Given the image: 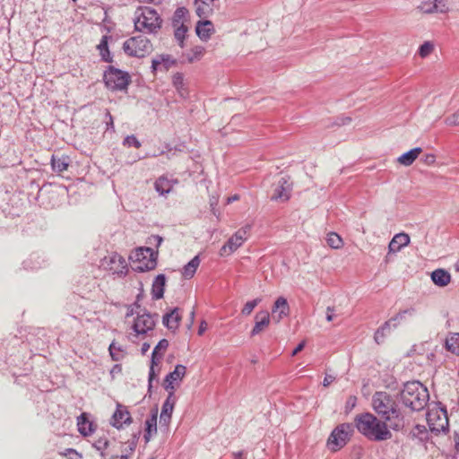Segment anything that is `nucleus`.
I'll use <instances>...</instances> for the list:
<instances>
[{"label":"nucleus","mask_w":459,"mask_h":459,"mask_svg":"<svg viewBox=\"0 0 459 459\" xmlns=\"http://www.w3.org/2000/svg\"><path fill=\"white\" fill-rule=\"evenodd\" d=\"M214 0H195L196 14L199 17H208L212 13V4Z\"/></svg>","instance_id":"obj_24"},{"label":"nucleus","mask_w":459,"mask_h":459,"mask_svg":"<svg viewBox=\"0 0 459 459\" xmlns=\"http://www.w3.org/2000/svg\"><path fill=\"white\" fill-rule=\"evenodd\" d=\"M200 264L199 255L193 257L184 267L182 274L186 279H191Z\"/></svg>","instance_id":"obj_27"},{"label":"nucleus","mask_w":459,"mask_h":459,"mask_svg":"<svg viewBox=\"0 0 459 459\" xmlns=\"http://www.w3.org/2000/svg\"><path fill=\"white\" fill-rule=\"evenodd\" d=\"M35 257L36 255H33L23 262V266L25 269L36 270L40 267V263L39 261L37 262V264H32V260Z\"/></svg>","instance_id":"obj_53"},{"label":"nucleus","mask_w":459,"mask_h":459,"mask_svg":"<svg viewBox=\"0 0 459 459\" xmlns=\"http://www.w3.org/2000/svg\"><path fill=\"white\" fill-rule=\"evenodd\" d=\"M355 426L359 433L373 441H384L392 437L385 421L377 419L373 414L365 412L355 418Z\"/></svg>","instance_id":"obj_2"},{"label":"nucleus","mask_w":459,"mask_h":459,"mask_svg":"<svg viewBox=\"0 0 459 459\" xmlns=\"http://www.w3.org/2000/svg\"><path fill=\"white\" fill-rule=\"evenodd\" d=\"M436 161V156L434 154H426L424 158V162L428 165H431Z\"/></svg>","instance_id":"obj_64"},{"label":"nucleus","mask_w":459,"mask_h":459,"mask_svg":"<svg viewBox=\"0 0 459 459\" xmlns=\"http://www.w3.org/2000/svg\"><path fill=\"white\" fill-rule=\"evenodd\" d=\"M353 428L349 423L335 427L328 437L326 446L331 452H337L346 446L350 440Z\"/></svg>","instance_id":"obj_7"},{"label":"nucleus","mask_w":459,"mask_h":459,"mask_svg":"<svg viewBox=\"0 0 459 459\" xmlns=\"http://www.w3.org/2000/svg\"><path fill=\"white\" fill-rule=\"evenodd\" d=\"M437 405L439 408V411L437 410L429 411L427 412V421L430 431L438 435L441 432H448L449 422L446 406L442 405L441 403H437Z\"/></svg>","instance_id":"obj_9"},{"label":"nucleus","mask_w":459,"mask_h":459,"mask_svg":"<svg viewBox=\"0 0 459 459\" xmlns=\"http://www.w3.org/2000/svg\"><path fill=\"white\" fill-rule=\"evenodd\" d=\"M178 183V179L162 175L155 180L154 188L160 195L165 196L172 191L174 186Z\"/></svg>","instance_id":"obj_14"},{"label":"nucleus","mask_w":459,"mask_h":459,"mask_svg":"<svg viewBox=\"0 0 459 459\" xmlns=\"http://www.w3.org/2000/svg\"><path fill=\"white\" fill-rule=\"evenodd\" d=\"M102 266L114 274L125 275L127 273L126 259L117 253H112L102 260Z\"/></svg>","instance_id":"obj_12"},{"label":"nucleus","mask_w":459,"mask_h":459,"mask_svg":"<svg viewBox=\"0 0 459 459\" xmlns=\"http://www.w3.org/2000/svg\"><path fill=\"white\" fill-rule=\"evenodd\" d=\"M445 122L447 126H459V111L447 117Z\"/></svg>","instance_id":"obj_52"},{"label":"nucleus","mask_w":459,"mask_h":459,"mask_svg":"<svg viewBox=\"0 0 459 459\" xmlns=\"http://www.w3.org/2000/svg\"><path fill=\"white\" fill-rule=\"evenodd\" d=\"M194 56L191 57H188L189 62H193L195 59H199L204 52V48L203 47H195L193 49Z\"/></svg>","instance_id":"obj_55"},{"label":"nucleus","mask_w":459,"mask_h":459,"mask_svg":"<svg viewBox=\"0 0 459 459\" xmlns=\"http://www.w3.org/2000/svg\"><path fill=\"white\" fill-rule=\"evenodd\" d=\"M334 307H326V315H325V318L328 322H331L333 320L335 315H334Z\"/></svg>","instance_id":"obj_57"},{"label":"nucleus","mask_w":459,"mask_h":459,"mask_svg":"<svg viewBox=\"0 0 459 459\" xmlns=\"http://www.w3.org/2000/svg\"><path fill=\"white\" fill-rule=\"evenodd\" d=\"M251 225L247 224L231 236L228 241L221 247L219 254L221 256H227L240 247L244 241L247 238Z\"/></svg>","instance_id":"obj_10"},{"label":"nucleus","mask_w":459,"mask_h":459,"mask_svg":"<svg viewBox=\"0 0 459 459\" xmlns=\"http://www.w3.org/2000/svg\"><path fill=\"white\" fill-rule=\"evenodd\" d=\"M391 325H392V320H387L385 321L379 328H380V332H385V333H387L390 332L391 330Z\"/></svg>","instance_id":"obj_60"},{"label":"nucleus","mask_w":459,"mask_h":459,"mask_svg":"<svg viewBox=\"0 0 459 459\" xmlns=\"http://www.w3.org/2000/svg\"><path fill=\"white\" fill-rule=\"evenodd\" d=\"M155 365L156 364H152V362L151 361V367H150L149 376H148V393L150 394L152 393V381L156 378V373H155V369H154Z\"/></svg>","instance_id":"obj_48"},{"label":"nucleus","mask_w":459,"mask_h":459,"mask_svg":"<svg viewBox=\"0 0 459 459\" xmlns=\"http://www.w3.org/2000/svg\"><path fill=\"white\" fill-rule=\"evenodd\" d=\"M175 403H176V398H172L171 394H168L167 399L165 400V402L162 404L161 411H163L164 413L167 412L169 414H172Z\"/></svg>","instance_id":"obj_40"},{"label":"nucleus","mask_w":459,"mask_h":459,"mask_svg":"<svg viewBox=\"0 0 459 459\" xmlns=\"http://www.w3.org/2000/svg\"><path fill=\"white\" fill-rule=\"evenodd\" d=\"M186 372V368L184 365L178 364L175 367V369L169 373L164 379H169L170 382L174 383L175 381H181L185 377Z\"/></svg>","instance_id":"obj_32"},{"label":"nucleus","mask_w":459,"mask_h":459,"mask_svg":"<svg viewBox=\"0 0 459 459\" xmlns=\"http://www.w3.org/2000/svg\"><path fill=\"white\" fill-rule=\"evenodd\" d=\"M178 307H174L170 312L166 313L162 317L163 325L169 330H177L181 321V316L178 313Z\"/></svg>","instance_id":"obj_19"},{"label":"nucleus","mask_w":459,"mask_h":459,"mask_svg":"<svg viewBox=\"0 0 459 459\" xmlns=\"http://www.w3.org/2000/svg\"><path fill=\"white\" fill-rule=\"evenodd\" d=\"M375 411L385 421L390 422L393 429L398 430L404 425V417L396 401L386 392H376L372 397Z\"/></svg>","instance_id":"obj_1"},{"label":"nucleus","mask_w":459,"mask_h":459,"mask_svg":"<svg viewBox=\"0 0 459 459\" xmlns=\"http://www.w3.org/2000/svg\"><path fill=\"white\" fill-rule=\"evenodd\" d=\"M163 387L169 393V394H171L172 398H175V395H174V392H175L174 383L170 382V380H169V379H164Z\"/></svg>","instance_id":"obj_56"},{"label":"nucleus","mask_w":459,"mask_h":459,"mask_svg":"<svg viewBox=\"0 0 459 459\" xmlns=\"http://www.w3.org/2000/svg\"><path fill=\"white\" fill-rule=\"evenodd\" d=\"M413 439H418L420 443L427 442L429 439V434L425 426L417 424L411 431Z\"/></svg>","instance_id":"obj_29"},{"label":"nucleus","mask_w":459,"mask_h":459,"mask_svg":"<svg viewBox=\"0 0 459 459\" xmlns=\"http://www.w3.org/2000/svg\"><path fill=\"white\" fill-rule=\"evenodd\" d=\"M157 418H158V407H154L151 411L150 417L145 420V431L148 433H157Z\"/></svg>","instance_id":"obj_30"},{"label":"nucleus","mask_w":459,"mask_h":459,"mask_svg":"<svg viewBox=\"0 0 459 459\" xmlns=\"http://www.w3.org/2000/svg\"><path fill=\"white\" fill-rule=\"evenodd\" d=\"M400 401L411 411H420L429 401L428 388L420 381H408L399 393Z\"/></svg>","instance_id":"obj_3"},{"label":"nucleus","mask_w":459,"mask_h":459,"mask_svg":"<svg viewBox=\"0 0 459 459\" xmlns=\"http://www.w3.org/2000/svg\"><path fill=\"white\" fill-rule=\"evenodd\" d=\"M109 353L113 360L118 361L121 359V355L117 352L121 351L120 347H117L114 342L109 345Z\"/></svg>","instance_id":"obj_47"},{"label":"nucleus","mask_w":459,"mask_h":459,"mask_svg":"<svg viewBox=\"0 0 459 459\" xmlns=\"http://www.w3.org/2000/svg\"><path fill=\"white\" fill-rule=\"evenodd\" d=\"M162 20L153 8L141 6L135 12L134 28L143 33H157Z\"/></svg>","instance_id":"obj_4"},{"label":"nucleus","mask_w":459,"mask_h":459,"mask_svg":"<svg viewBox=\"0 0 459 459\" xmlns=\"http://www.w3.org/2000/svg\"><path fill=\"white\" fill-rule=\"evenodd\" d=\"M287 311V299L284 297H280L274 302V305L272 308V313L270 314V319L275 323H279L286 315Z\"/></svg>","instance_id":"obj_15"},{"label":"nucleus","mask_w":459,"mask_h":459,"mask_svg":"<svg viewBox=\"0 0 459 459\" xmlns=\"http://www.w3.org/2000/svg\"><path fill=\"white\" fill-rule=\"evenodd\" d=\"M435 7V13H445L448 11V7L446 5V0H433Z\"/></svg>","instance_id":"obj_46"},{"label":"nucleus","mask_w":459,"mask_h":459,"mask_svg":"<svg viewBox=\"0 0 459 459\" xmlns=\"http://www.w3.org/2000/svg\"><path fill=\"white\" fill-rule=\"evenodd\" d=\"M123 49L130 56L144 57L152 51V44L143 35L131 37L123 44Z\"/></svg>","instance_id":"obj_6"},{"label":"nucleus","mask_w":459,"mask_h":459,"mask_svg":"<svg viewBox=\"0 0 459 459\" xmlns=\"http://www.w3.org/2000/svg\"><path fill=\"white\" fill-rule=\"evenodd\" d=\"M162 65L165 71H168L171 66L176 65V60L171 57V56L167 54L159 55L156 58L152 61V73L153 74H156L158 70V66Z\"/></svg>","instance_id":"obj_20"},{"label":"nucleus","mask_w":459,"mask_h":459,"mask_svg":"<svg viewBox=\"0 0 459 459\" xmlns=\"http://www.w3.org/2000/svg\"><path fill=\"white\" fill-rule=\"evenodd\" d=\"M326 242L329 247L334 249H338L342 247V238L335 232H330L327 234Z\"/></svg>","instance_id":"obj_36"},{"label":"nucleus","mask_w":459,"mask_h":459,"mask_svg":"<svg viewBox=\"0 0 459 459\" xmlns=\"http://www.w3.org/2000/svg\"><path fill=\"white\" fill-rule=\"evenodd\" d=\"M166 276L165 274H158L152 284V299L158 300L163 298L165 286H166Z\"/></svg>","instance_id":"obj_18"},{"label":"nucleus","mask_w":459,"mask_h":459,"mask_svg":"<svg viewBox=\"0 0 459 459\" xmlns=\"http://www.w3.org/2000/svg\"><path fill=\"white\" fill-rule=\"evenodd\" d=\"M437 5L434 4V1L426 0L421 2V4L418 6V9L423 13H435V7Z\"/></svg>","instance_id":"obj_41"},{"label":"nucleus","mask_w":459,"mask_h":459,"mask_svg":"<svg viewBox=\"0 0 459 459\" xmlns=\"http://www.w3.org/2000/svg\"><path fill=\"white\" fill-rule=\"evenodd\" d=\"M140 435H141V431H138L137 433H134L132 435V438H131V440H129V445H128V450L130 453H133L135 450Z\"/></svg>","instance_id":"obj_51"},{"label":"nucleus","mask_w":459,"mask_h":459,"mask_svg":"<svg viewBox=\"0 0 459 459\" xmlns=\"http://www.w3.org/2000/svg\"><path fill=\"white\" fill-rule=\"evenodd\" d=\"M93 447L100 453V455L104 457L106 455L105 450L109 446V441L106 437H100L92 444Z\"/></svg>","instance_id":"obj_38"},{"label":"nucleus","mask_w":459,"mask_h":459,"mask_svg":"<svg viewBox=\"0 0 459 459\" xmlns=\"http://www.w3.org/2000/svg\"><path fill=\"white\" fill-rule=\"evenodd\" d=\"M65 455H74V457H71V459H82V455L79 454L75 449L74 448H67Z\"/></svg>","instance_id":"obj_61"},{"label":"nucleus","mask_w":459,"mask_h":459,"mask_svg":"<svg viewBox=\"0 0 459 459\" xmlns=\"http://www.w3.org/2000/svg\"><path fill=\"white\" fill-rule=\"evenodd\" d=\"M52 169L56 172H63L67 169L69 166V158L67 156H56L52 155L51 158Z\"/></svg>","instance_id":"obj_26"},{"label":"nucleus","mask_w":459,"mask_h":459,"mask_svg":"<svg viewBox=\"0 0 459 459\" xmlns=\"http://www.w3.org/2000/svg\"><path fill=\"white\" fill-rule=\"evenodd\" d=\"M123 145L126 147H134L136 149H139L142 146V143L134 134H131L127 135L124 139Z\"/></svg>","instance_id":"obj_43"},{"label":"nucleus","mask_w":459,"mask_h":459,"mask_svg":"<svg viewBox=\"0 0 459 459\" xmlns=\"http://www.w3.org/2000/svg\"><path fill=\"white\" fill-rule=\"evenodd\" d=\"M163 241L162 237L159 235H152L147 238V244L156 247L158 248Z\"/></svg>","instance_id":"obj_50"},{"label":"nucleus","mask_w":459,"mask_h":459,"mask_svg":"<svg viewBox=\"0 0 459 459\" xmlns=\"http://www.w3.org/2000/svg\"><path fill=\"white\" fill-rule=\"evenodd\" d=\"M261 302V299H255L253 300H250V301H247L242 310H241V313L242 315L244 316H248L252 313V311L254 310V308Z\"/></svg>","instance_id":"obj_42"},{"label":"nucleus","mask_w":459,"mask_h":459,"mask_svg":"<svg viewBox=\"0 0 459 459\" xmlns=\"http://www.w3.org/2000/svg\"><path fill=\"white\" fill-rule=\"evenodd\" d=\"M335 380V377L332 375H325V378H324V381H323V385L324 386H328L330 385L333 381Z\"/></svg>","instance_id":"obj_62"},{"label":"nucleus","mask_w":459,"mask_h":459,"mask_svg":"<svg viewBox=\"0 0 459 459\" xmlns=\"http://www.w3.org/2000/svg\"><path fill=\"white\" fill-rule=\"evenodd\" d=\"M422 152L420 147H415L410 151L403 153L398 159V162L404 166L411 165L417 159L419 154Z\"/></svg>","instance_id":"obj_25"},{"label":"nucleus","mask_w":459,"mask_h":459,"mask_svg":"<svg viewBox=\"0 0 459 459\" xmlns=\"http://www.w3.org/2000/svg\"><path fill=\"white\" fill-rule=\"evenodd\" d=\"M134 258L136 264L134 271L140 273L151 271L157 266L158 251L150 247H142L135 250Z\"/></svg>","instance_id":"obj_8"},{"label":"nucleus","mask_w":459,"mask_h":459,"mask_svg":"<svg viewBox=\"0 0 459 459\" xmlns=\"http://www.w3.org/2000/svg\"><path fill=\"white\" fill-rule=\"evenodd\" d=\"M351 121L350 117H339L337 122L335 123L337 126H344L348 125Z\"/></svg>","instance_id":"obj_63"},{"label":"nucleus","mask_w":459,"mask_h":459,"mask_svg":"<svg viewBox=\"0 0 459 459\" xmlns=\"http://www.w3.org/2000/svg\"><path fill=\"white\" fill-rule=\"evenodd\" d=\"M131 422L132 418L127 409L121 404H117L116 411L112 415L111 425L114 428L120 429L123 428L124 424L129 425Z\"/></svg>","instance_id":"obj_13"},{"label":"nucleus","mask_w":459,"mask_h":459,"mask_svg":"<svg viewBox=\"0 0 459 459\" xmlns=\"http://www.w3.org/2000/svg\"><path fill=\"white\" fill-rule=\"evenodd\" d=\"M410 243V237L406 233H398L388 245L389 252L395 253L401 250L403 247L407 246Z\"/></svg>","instance_id":"obj_21"},{"label":"nucleus","mask_w":459,"mask_h":459,"mask_svg":"<svg viewBox=\"0 0 459 459\" xmlns=\"http://www.w3.org/2000/svg\"><path fill=\"white\" fill-rule=\"evenodd\" d=\"M432 281L438 287H445L451 281V274L445 269H436L431 273Z\"/></svg>","instance_id":"obj_23"},{"label":"nucleus","mask_w":459,"mask_h":459,"mask_svg":"<svg viewBox=\"0 0 459 459\" xmlns=\"http://www.w3.org/2000/svg\"><path fill=\"white\" fill-rule=\"evenodd\" d=\"M446 347L453 353L459 355V333L455 339L451 340V342H446Z\"/></svg>","instance_id":"obj_45"},{"label":"nucleus","mask_w":459,"mask_h":459,"mask_svg":"<svg viewBox=\"0 0 459 459\" xmlns=\"http://www.w3.org/2000/svg\"><path fill=\"white\" fill-rule=\"evenodd\" d=\"M195 32L199 39L207 41L214 32V27L211 21H198L195 26Z\"/></svg>","instance_id":"obj_17"},{"label":"nucleus","mask_w":459,"mask_h":459,"mask_svg":"<svg viewBox=\"0 0 459 459\" xmlns=\"http://www.w3.org/2000/svg\"><path fill=\"white\" fill-rule=\"evenodd\" d=\"M188 14V10L186 7H178L172 17V25L176 27L179 24H184V20Z\"/></svg>","instance_id":"obj_35"},{"label":"nucleus","mask_w":459,"mask_h":459,"mask_svg":"<svg viewBox=\"0 0 459 459\" xmlns=\"http://www.w3.org/2000/svg\"><path fill=\"white\" fill-rule=\"evenodd\" d=\"M157 314H151L146 309H143V314L137 312V317L135 318L133 330L136 335L146 334L149 331L153 330L155 326V319Z\"/></svg>","instance_id":"obj_11"},{"label":"nucleus","mask_w":459,"mask_h":459,"mask_svg":"<svg viewBox=\"0 0 459 459\" xmlns=\"http://www.w3.org/2000/svg\"><path fill=\"white\" fill-rule=\"evenodd\" d=\"M270 314L264 310L256 313L255 316V325L250 333L251 336L257 335L264 331L270 324Z\"/></svg>","instance_id":"obj_16"},{"label":"nucleus","mask_w":459,"mask_h":459,"mask_svg":"<svg viewBox=\"0 0 459 459\" xmlns=\"http://www.w3.org/2000/svg\"><path fill=\"white\" fill-rule=\"evenodd\" d=\"M385 335L386 333H385V332H380V328H378L375 333L374 339L377 343H380L384 341Z\"/></svg>","instance_id":"obj_58"},{"label":"nucleus","mask_w":459,"mask_h":459,"mask_svg":"<svg viewBox=\"0 0 459 459\" xmlns=\"http://www.w3.org/2000/svg\"><path fill=\"white\" fill-rule=\"evenodd\" d=\"M106 118H108V120H106V130L108 131V130H111L112 132L115 131V126H114V120H113V117L112 115L110 114V112L108 110H106Z\"/></svg>","instance_id":"obj_54"},{"label":"nucleus","mask_w":459,"mask_h":459,"mask_svg":"<svg viewBox=\"0 0 459 459\" xmlns=\"http://www.w3.org/2000/svg\"><path fill=\"white\" fill-rule=\"evenodd\" d=\"M286 183H287V180L285 179L284 177H281V178H279L278 183L275 186V187L273 189V193L271 196L272 200L277 201L278 199L282 198L284 196L287 199V195L284 194L285 190H286V188H285Z\"/></svg>","instance_id":"obj_33"},{"label":"nucleus","mask_w":459,"mask_h":459,"mask_svg":"<svg viewBox=\"0 0 459 459\" xmlns=\"http://www.w3.org/2000/svg\"><path fill=\"white\" fill-rule=\"evenodd\" d=\"M172 83L181 97L185 98L187 94L184 87V76L181 73H177L172 77Z\"/></svg>","instance_id":"obj_34"},{"label":"nucleus","mask_w":459,"mask_h":459,"mask_svg":"<svg viewBox=\"0 0 459 459\" xmlns=\"http://www.w3.org/2000/svg\"><path fill=\"white\" fill-rule=\"evenodd\" d=\"M77 426H78V431L81 435L83 437L91 436L93 432V424L88 419V414L86 412H82L78 418H77Z\"/></svg>","instance_id":"obj_22"},{"label":"nucleus","mask_w":459,"mask_h":459,"mask_svg":"<svg viewBox=\"0 0 459 459\" xmlns=\"http://www.w3.org/2000/svg\"><path fill=\"white\" fill-rule=\"evenodd\" d=\"M169 347V342L166 339L160 340L155 346L152 353V364H158L159 360L162 358L163 354L159 353L160 351H165Z\"/></svg>","instance_id":"obj_31"},{"label":"nucleus","mask_w":459,"mask_h":459,"mask_svg":"<svg viewBox=\"0 0 459 459\" xmlns=\"http://www.w3.org/2000/svg\"><path fill=\"white\" fill-rule=\"evenodd\" d=\"M174 36L180 48H184V39L187 32V27L185 24H179L175 27Z\"/></svg>","instance_id":"obj_37"},{"label":"nucleus","mask_w":459,"mask_h":459,"mask_svg":"<svg viewBox=\"0 0 459 459\" xmlns=\"http://www.w3.org/2000/svg\"><path fill=\"white\" fill-rule=\"evenodd\" d=\"M155 365L156 364H152V362L151 361V367H150L149 376H148V393L150 394L152 393V381L156 378V373H155V369H154Z\"/></svg>","instance_id":"obj_49"},{"label":"nucleus","mask_w":459,"mask_h":459,"mask_svg":"<svg viewBox=\"0 0 459 459\" xmlns=\"http://www.w3.org/2000/svg\"><path fill=\"white\" fill-rule=\"evenodd\" d=\"M433 50L434 44L430 41H425L422 45L420 46L418 54L420 57L425 58L429 56Z\"/></svg>","instance_id":"obj_39"},{"label":"nucleus","mask_w":459,"mask_h":459,"mask_svg":"<svg viewBox=\"0 0 459 459\" xmlns=\"http://www.w3.org/2000/svg\"><path fill=\"white\" fill-rule=\"evenodd\" d=\"M415 312H416V310L414 307H410V308H407L404 310H401L399 312V316L404 318L406 315L413 316L415 314Z\"/></svg>","instance_id":"obj_59"},{"label":"nucleus","mask_w":459,"mask_h":459,"mask_svg":"<svg viewBox=\"0 0 459 459\" xmlns=\"http://www.w3.org/2000/svg\"><path fill=\"white\" fill-rule=\"evenodd\" d=\"M108 36H107V35L102 36L100 42L97 48L100 50V55L101 56V59L104 62L111 63L113 60H112L110 51L108 49Z\"/></svg>","instance_id":"obj_28"},{"label":"nucleus","mask_w":459,"mask_h":459,"mask_svg":"<svg viewBox=\"0 0 459 459\" xmlns=\"http://www.w3.org/2000/svg\"><path fill=\"white\" fill-rule=\"evenodd\" d=\"M103 81L106 87L110 91H125L131 82V77L127 72L109 65L104 72Z\"/></svg>","instance_id":"obj_5"},{"label":"nucleus","mask_w":459,"mask_h":459,"mask_svg":"<svg viewBox=\"0 0 459 459\" xmlns=\"http://www.w3.org/2000/svg\"><path fill=\"white\" fill-rule=\"evenodd\" d=\"M172 414H169L167 412H160V429L164 428L165 430L169 429V423L171 421Z\"/></svg>","instance_id":"obj_44"}]
</instances>
